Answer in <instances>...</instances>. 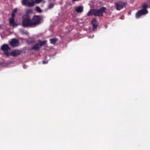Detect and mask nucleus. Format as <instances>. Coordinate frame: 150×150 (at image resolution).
Segmentation results:
<instances>
[{
  "label": "nucleus",
  "mask_w": 150,
  "mask_h": 150,
  "mask_svg": "<svg viewBox=\"0 0 150 150\" xmlns=\"http://www.w3.org/2000/svg\"><path fill=\"white\" fill-rule=\"evenodd\" d=\"M50 43L52 44H54L55 43L56 41H57V40L56 38H52L50 39Z\"/></svg>",
  "instance_id": "4468645a"
},
{
  "label": "nucleus",
  "mask_w": 150,
  "mask_h": 150,
  "mask_svg": "<svg viewBox=\"0 0 150 150\" xmlns=\"http://www.w3.org/2000/svg\"><path fill=\"white\" fill-rule=\"evenodd\" d=\"M15 16V14L12 13L11 14V18H14V17Z\"/></svg>",
  "instance_id": "393cba45"
},
{
  "label": "nucleus",
  "mask_w": 150,
  "mask_h": 150,
  "mask_svg": "<svg viewBox=\"0 0 150 150\" xmlns=\"http://www.w3.org/2000/svg\"><path fill=\"white\" fill-rule=\"evenodd\" d=\"M148 13L147 10L141 9L139 10L135 14V17L136 18L138 19L142 16Z\"/></svg>",
  "instance_id": "39448f33"
},
{
  "label": "nucleus",
  "mask_w": 150,
  "mask_h": 150,
  "mask_svg": "<svg viewBox=\"0 0 150 150\" xmlns=\"http://www.w3.org/2000/svg\"><path fill=\"white\" fill-rule=\"evenodd\" d=\"M115 7L116 9L118 10H120L123 8L125 5V3L124 2L119 1L115 3Z\"/></svg>",
  "instance_id": "0eeeda50"
},
{
  "label": "nucleus",
  "mask_w": 150,
  "mask_h": 150,
  "mask_svg": "<svg viewBox=\"0 0 150 150\" xmlns=\"http://www.w3.org/2000/svg\"><path fill=\"white\" fill-rule=\"evenodd\" d=\"M106 8L103 6L99 9H93V15L95 16L102 17L103 16V13L105 12Z\"/></svg>",
  "instance_id": "7ed1b4c3"
},
{
  "label": "nucleus",
  "mask_w": 150,
  "mask_h": 150,
  "mask_svg": "<svg viewBox=\"0 0 150 150\" xmlns=\"http://www.w3.org/2000/svg\"><path fill=\"white\" fill-rule=\"evenodd\" d=\"M10 44L13 47H16L19 45V41L18 39L13 38L10 42Z\"/></svg>",
  "instance_id": "6e6552de"
},
{
  "label": "nucleus",
  "mask_w": 150,
  "mask_h": 150,
  "mask_svg": "<svg viewBox=\"0 0 150 150\" xmlns=\"http://www.w3.org/2000/svg\"><path fill=\"white\" fill-rule=\"evenodd\" d=\"M31 21L33 28H34L42 23L43 19L41 16L34 15L32 17Z\"/></svg>",
  "instance_id": "f03ea898"
},
{
  "label": "nucleus",
  "mask_w": 150,
  "mask_h": 150,
  "mask_svg": "<svg viewBox=\"0 0 150 150\" xmlns=\"http://www.w3.org/2000/svg\"><path fill=\"white\" fill-rule=\"evenodd\" d=\"M54 6V4H53L52 3H50L49 4L48 6V8H52Z\"/></svg>",
  "instance_id": "aec40b11"
},
{
  "label": "nucleus",
  "mask_w": 150,
  "mask_h": 150,
  "mask_svg": "<svg viewBox=\"0 0 150 150\" xmlns=\"http://www.w3.org/2000/svg\"><path fill=\"white\" fill-rule=\"evenodd\" d=\"M93 9H91L88 12V13L87 14V15L88 16H89L92 15H93Z\"/></svg>",
  "instance_id": "f3484780"
},
{
  "label": "nucleus",
  "mask_w": 150,
  "mask_h": 150,
  "mask_svg": "<svg viewBox=\"0 0 150 150\" xmlns=\"http://www.w3.org/2000/svg\"><path fill=\"white\" fill-rule=\"evenodd\" d=\"M92 23L93 26V30L97 28L98 26L97 21L95 18H93L92 21Z\"/></svg>",
  "instance_id": "9d476101"
},
{
  "label": "nucleus",
  "mask_w": 150,
  "mask_h": 150,
  "mask_svg": "<svg viewBox=\"0 0 150 150\" xmlns=\"http://www.w3.org/2000/svg\"><path fill=\"white\" fill-rule=\"evenodd\" d=\"M142 9L147 10V9L148 8V6L145 3L142 5Z\"/></svg>",
  "instance_id": "2eb2a0df"
},
{
  "label": "nucleus",
  "mask_w": 150,
  "mask_h": 150,
  "mask_svg": "<svg viewBox=\"0 0 150 150\" xmlns=\"http://www.w3.org/2000/svg\"><path fill=\"white\" fill-rule=\"evenodd\" d=\"M39 43H37L34 45L32 48L30 49V50H34L35 51H38L39 49L40 48Z\"/></svg>",
  "instance_id": "9b49d317"
},
{
  "label": "nucleus",
  "mask_w": 150,
  "mask_h": 150,
  "mask_svg": "<svg viewBox=\"0 0 150 150\" xmlns=\"http://www.w3.org/2000/svg\"><path fill=\"white\" fill-rule=\"evenodd\" d=\"M42 0H35V3L38 4L40 3Z\"/></svg>",
  "instance_id": "5701e85b"
},
{
  "label": "nucleus",
  "mask_w": 150,
  "mask_h": 150,
  "mask_svg": "<svg viewBox=\"0 0 150 150\" xmlns=\"http://www.w3.org/2000/svg\"><path fill=\"white\" fill-rule=\"evenodd\" d=\"M1 50L4 52V54L7 57H8L9 55V53L8 52L11 50V48L8 45L6 44H4L2 45L1 47Z\"/></svg>",
  "instance_id": "20e7f679"
},
{
  "label": "nucleus",
  "mask_w": 150,
  "mask_h": 150,
  "mask_svg": "<svg viewBox=\"0 0 150 150\" xmlns=\"http://www.w3.org/2000/svg\"><path fill=\"white\" fill-rule=\"evenodd\" d=\"M47 62H46L45 61H42V64H47Z\"/></svg>",
  "instance_id": "a878e982"
},
{
  "label": "nucleus",
  "mask_w": 150,
  "mask_h": 150,
  "mask_svg": "<svg viewBox=\"0 0 150 150\" xmlns=\"http://www.w3.org/2000/svg\"><path fill=\"white\" fill-rule=\"evenodd\" d=\"M10 24L11 26H14L15 25V23L14 21V18H11L9 19Z\"/></svg>",
  "instance_id": "ddd939ff"
},
{
  "label": "nucleus",
  "mask_w": 150,
  "mask_h": 150,
  "mask_svg": "<svg viewBox=\"0 0 150 150\" xmlns=\"http://www.w3.org/2000/svg\"><path fill=\"white\" fill-rule=\"evenodd\" d=\"M21 51L18 50H15L9 53V55L13 57H16L19 55L21 53Z\"/></svg>",
  "instance_id": "1a4fd4ad"
},
{
  "label": "nucleus",
  "mask_w": 150,
  "mask_h": 150,
  "mask_svg": "<svg viewBox=\"0 0 150 150\" xmlns=\"http://www.w3.org/2000/svg\"><path fill=\"white\" fill-rule=\"evenodd\" d=\"M145 3L148 6V8H150V0H148Z\"/></svg>",
  "instance_id": "412c9836"
},
{
  "label": "nucleus",
  "mask_w": 150,
  "mask_h": 150,
  "mask_svg": "<svg viewBox=\"0 0 150 150\" xmlns=\"http://www.w3.org/2000/svg\"><path fill=\"white\" fill-rule=\"evenodd\" d=\"M21 2L23 5L29 7L33 6L35 4L33 0H22Z\"/></svg>",
  "instance_id": "423d86ee"
},
{
  "label": "nucleus",
  "mask_w": 150,
  "mask_h": 150,
  "mask_svg": "<svg viewBox=\"0 0 150 150\" xmlns=\"http://www.w3.org/2000/svg\"><path fill=\"white\" fill-rule=\"evenodd\" d=\"M47 41L46 40L40 42V43H39V45L40 47L43 45L46 44Z\"/></svg>",
  "instance_id": "dca6fc26"
},
{
  "label": "nucleus",
  "mask_w": 150,
  "mask_h": 150,
  "mask_svg": "<svg viewBox=\"0 0 150 150\" xmlns=\"http://www.w3.org/2000/svg\"><path fill=\"white\" fill-rule=\"evenodd\" d=\"M31 12H32V11L31 9H28L26 11V14H28L29 15V13H30Z\"/></svg>",
  "instance_id": "4be33fe9"
},
{
  "label": "nucleus",
  "mask_w": 150,
  "mask_h": 150,
  "mask_svg": "<svg viewBox=\"0 0 150 150\" xmlns=\"http://www.w3.org/2000/svg\"><path fill=\"white\" fill-rule=\"evenodd\" d=\"M20 33L22 34H28V32L27 31H25L21 29L20 30Z\"/></svg>",
  "instance_id": "6ab92c4d"
},
{
  "label": "nucleus",
  "mask_w": 150,
  "mask_h": 150,
  "mask_svg": "<svg viewBox=\"0 0 150 150\" xmlns=\"http://www.w3.org/2000/svg\"><path fill=\"white\" fill-rule=\"evenodd\" d=\"M83 7L80 6L77 7L75 9V11L77 13H82L83 11Z\"/></svg>",
  "instance_id": "f8f14e48"
},
{
  "label": "nucleus",
  "mask_w": 150,
  "mask_h": 150,
  "mask_svg": "<svg viewBox=\"0 0 150 150\" xmlns=\"http://www.w3.org/2000/svg\"><path fill=\"white\" fill-rule=\"evenodd\" d=\"M17 11V8H16L13 11L12 13L15 14L16 12Z\"/></svg>",
  "instance_id": "b1692460"
},
{
  "label": "nucleus",
  "mask_w": 150,
  "mask_h": 150,
  "mask_svg": "<svg viewBox=\"0 0 150 150\" xmlns=\"http://www.w3.org/2000/svg\"><path fill=\"white\" fill-rule=\"evenodd\" d=\"M36 10L38 13H41L42 12L39 6H36L35 7Z\"/></svg>",
  "instance_id": "a211bd4d"
},
{
  "label": "nucleus",
  "mask_w": 150,
  "mask_h": 150,
  "mask_svg": "<svg viewBox=\"0 0 150 150\" xmlns=\"http://www.w3.org/2000/svg\"><path fill=\"white\" fill-rule=\"evenodd\" d=\"M22 25L23 27L26 28H33L30 16L28 14H24L22 16Z\"/></svg>",
  "instance_id": "f257e3e1"
}]
</instances>
